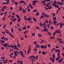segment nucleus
<instances>
[{"instance_id": "obj_8", "label": "nucleus", "mask_w": 64, "mask_h": 64, "mask_svg": "<svg viewBox=\"0 0 64 64\" xmlns=\"http://www.w3.org/2000/svg\"><path fill=\"white\" fill-rule=\"evenodd\" d=\"M27 20L28 21H29L30 20H32V19L30 18V17H29V18H27Z\"/></svg>"}, {"instance_id": "obj_36", "label": "nucleus", "mask_w": 64, "mask_h": 64, "mask_svg": "<svg viewBox=\"0 0 64 64\" xmlns=\"http://www.w3.org/2000/svg\"><path fill=\"white\" fill-rule=\"evenodd\" d=\"M36 46H37V47H38V48H40V46H39V45L36 44Z\"/></svg>"}, {"instance_id": "obj_27", "label": "nucleus", "mask_w": 64, "mask_h": 64, "mask_svg": "<svg viewBox=\"0 0 64 64\" xmlns=\"http://www.w3.org/2000/svg\"><path fill=\"white\" fill-rule=\"evenodd\" d=\"M49 7L48 8V9H52V6H49Z\"/></svg>"}, {"instance_id": "obj_44", "label": "nucleus", "mask_w": 64, "mask_h": 64, "mask_svg": "<svg viewBox=\"0 0 64 64\" xmlns=\"http://www.w3.org/2000/svg\"><path fill=\"white\" fill-rule=\"evenodd\" d=\"M56 50V48H53L52 50L51 51H54V50Z\"/></svg>"}, {"instance_id": "obj_45", "label": "nucleus", "mask_w": 64, "mask_h": 64, "mask_svg": "<svg viewBox=\"0 0 64 64\" xmlns=\"http://www.w3.org/2000/svg\"><path fill=\"white\" fill-rule=\"evenodd\" d=\"M33 58V56L30 57L29 58V59H31V58Z\"/></svg>"}, {"instance_id": "obj_63", "label": "nucleus", "mask_w": 64, "mask_h": 64, "mask_svg": "<svg viewBox=\"0 0 64 64\" xmlns=\"http://www.w3.org/2000/svg\"><path fill=\"white\" fill-rule=\"evenodd\" d=\"M48 46L49 48H50V44H48Z\"/></svg>"}, {"instance_id": "obj_4", "label": "nucleus", "mask_w": 64, "mask_h": 64, "mask_svg": "<svg viewBox=\"0 0 64 64\" xmlns=\"http://www.w3.org/2000/svg\"><path fill=\"white\" fill-rule=\"evenodd\" d=\"M20 52H21L20 54L21 56H22L23 57H25V56H24V55L23 54V52H22L21 51H20Z\"/></svg>"}, {"instance_id": "obj_38", "label": "nucleus", "mask_w": 64, "mask_h": 64, "mask_svg": "<svg viewBox=\"0 0 64 64\" xmlns=\"http://www.w3.org/2000/svg\"><path fill=\"white\" fill-rule=\"evenodd\" d=\"M16 16L17 18H20L19 17V16L18 15H16Z\"/></svg>"}, {"instance_id": "obj_28", "label": "nucleus", "mask_w": 64, "mask_h": 64, "mask_svg": "<svg viewBox=\"0 0 64 64\" xmlns=\"http://www.w3.org/2000/svg\"><path fill=\"white\" fill-rule=\"evenodd\" d=\"M52 3V0L51 2H49L48 3V5H50V4H51V3Z\"/></svg>"}, {"instance_id": "obj_12", "label": "nucleus", "mask_w": 64, "mask_h": 64, "mask_svg": "<svg viewBox=\"0 0 64 64\" xmlns=\"http://www.w3.org/2000/svg\"><path fill=\"white\" fill-rule=\"evenodd\" d=\"M24 2H25V1H23V0H21V1H20V3H24Z\"/></svg>"}, {"instance_id": "obj_40", "label": "nucleus", "mask_w": 64, "mask_h": 64, "mask_svg": "<svg viewBox=\"0 0 64 64\" xmlns=\"http://www.w3.org/2000/svg\"><path fill=\"white\" fill-rule=\"evenodd\" d=\"M17 20V19L16 18H15L14 19V20H13V22H14V21H15Z\"/></svg>"}, {"instance_id": "obj_57", "label": "nucleus", "mask_w": 64, "mask_h": 64, "mask_svg": "<svg viewBox=\"0 0 64 64\" xmlns=\"http://www.w3.org/2000/svg\"><path fill=\"white\" fill-rule=\"evenodd\" d=\"M13 61V60H9L8 61L9 62H12Z\"/></svg>"}, {"instance_id": "obj_14", "label": "nucleus", "mask_w": 64, "mask_h": 64, "mask_svg": "<svg viewBox=\"0 0 64 64\" xmlns=\"http://www.w3.org/2000/svg\"><path fill=\"white\" fill-rule=\"evenodd\" d=\"M42 53L43 55H45L46 54V52H42Z\"/></svg>"}, {"instance_id": "obj_56", "label": "nucleus", "mask_w": 64, "mask_h": 64, "mask_svg": "<svg viewBox=\"0 0 64 64\" xmlns=\"http://www.w3.org/2000/svg\"><path fill=\"white\" fill-rule=\"evenodd\" d=\"M52 14L54 16H55V14L52 13Z\"/></svg>"}, {"instance_id": "obj_33", "label": "nucleus", "mask_w": 64, "mask_h": 64, "mask_svg": "<svg viewBox=\"0 0 64 64\" xmlns=\"http://www.w3.org/2000/svg\"><path fill=\"white\" fill-rule=\"evenodd\" d=\"M11 31L12 33H13V28H12Z\"/></svg>"}, {"instance_id": "obj_58", "label": "nucleus", "mask_w": 64, "mask_h": 64, "mask_svg": "<svg viewBox=\"0 0 64 64\" xmlns=\"http://www.w3.org/2000/svg\"><path fill=\"white\" fill-rule=\"evenodd\" d=\"M64 4V3H63L62 2H60V5H63Z\"/></svg>"}, {"instance_id": "obj_21", "label": "nucleus", "mask_w": 64, "mask_h": 64, "mask_svg": "<svg viewBox=\"0 0 64 64\" xmlns=\"http://www.w3.org/2000/svg\"><path fill=\"white\" fill-rule=\"evenodd\" d=\"M60 28H62V25H63V24L60 23Z\"/></svg>"}, {"instance_id": "obj_13", "label": "nucleus", "mask_w": 64, "mask_h": 64, "mask_svg": "<svg viewBox=\"0 0 64 64\" xmlns=\"http://www.w3.org/2000/svg\"><path fill=\"white\" fill-rule=\"evenodd\" d=\"M20 21H21L20 18H19L18 20H17V21L18 22H20Z\"/></svg>"}, {"instance_id": "obj_41", "label": "nucleus", "mask_w": 64, "mask_h": 64, "mask_svg": "<svg viewBox=\"0 0 64 64\" xmlns=\"http://www.w3.org/2000/svg\"><path fill=\"white\" fill-rule=\"evenodd\" d=\"M48 4L46 3V6H47V7H49V5L48 6Z\"/></svg>"}, {"instance_id": "obj_51", "label": "nucleus", "mask_w": 64, "mask_h": 64, "mask_svg": "<svg viewBox=\"0 0 64 64\" xmlns=\"http://www.w3.org/2000/svg\"><path fill=\"white\" fill-rule=\"evenodd\" d=\"M39 25H40V26H42V24L41 23V22H40V23Z\"/></svg>"}, {"instance_id": "obj_34", "label": "nucleus", "mask_w": 64, "mask_h": 64, "mask_svg": "<svg viewBox=\"0 0 64 64\" xmlns=\"http://www.w3.org/2000/svg\"><path fill=\"white\" fill-rule=\"evenodd\" d=\"M50 29H51L52 30H53V29H54V28L53 27V26H52L51 27Z\"/></svg>"}, {"instance_id": "obj_46", "label": "nucleus", "mask_w": 64, "mask_h": 64, "mask_svg": "<svg viewBox=\"0 0 64 64\" xmlns=\"http://www.w3.org/2000/svg\"><path fill=\"white\" fill-rule=\"evenodd\" d=\"M61 33V31L58 30V33Z\"/></svg>"}, {"instance_id": "obj_15", "label": "nucleus", "mask_w": 64, "mask_h": 64, "mask_svg": "<svg viewBox=\"0 0 64 64\" xmlns=\"http://www.w3.org/2000/svg\"><path fill=\"white\" fill-rule=\"evenodd\" d=\"M53 22L54 25H56V24L57 23V21L56 20H55V21H53Z\"/></svg>"}, {"instance_id": "obj_24", "label": "nucleus", "mask_w": 64, "mask_h": 64, "mask_svg": "<svg viewBox=\"0 0 64 64\" xmlns=\"http://www.w3.org/2000/svg\"><path fill=\"white\" fill-rule=\"evenodd\" d=\"M24 19L25 20H27V17H26V16H24Z\"/></svg>"}, {"instance_id": "obj_49", "label": "nucleus", "mask_w": 64, "mask_h": 64, "mask_svg": "<svg viewBox=\"0 0 64 64\" xmlns=\"http://www.w3.org/2000/svg\"><path fill=\"white\" fill-rule=\"evenodd\" d=\"M45 2L44 0H43L41 2L42 3H45Z\"/></svg>"}, {"instance_id": "obj_6", "label": "nucleus", "mask_w": 64, "mask_h": 64, "mask_svg": "<svg viewBox=\"0 0 64 64\" xmlns=\"http://www.w3.org/2000/svg\"><path fill=\"white\" fill-rule=\"evenodd\" d=\"M30 51V46H29V48H28V51L27 52V54H29L30 53V52H29Z\"/></svg>"}, {"instance_id": "obj_16", "label": "nucleus", "mask_w": 64, "mask_h": 64, "mask_svg": "<svg viewBox=\"0 0 64 64\" xmlns=\"http://www.w3.org/2000/svg\"><path fill=\"white\" fill-rule=\"evenodd\" d=\"M7 45H8L7 43L5 44V45L4 46V47L5 48H7V47H8Z\"/></svg>"}, {"instance_id": "obj_11", "label": "nucleus", "mask_w": 64, "mask_h": 64, "mask_svg": "<svg viewBox=\"0 0 64 64\" xmlns=\"http://www.w3.org/2000/svg\"><path fill=\"white\" fill-rule=\"evenodd\" d=\"M18 53V51H16L14 53V55H18V54H17Z\"/></svg>"}, {"instance_id": "obj_47", "label": "nucleus", "mask_w": 64, "mask_h": 64, "mask_svg": "<svg viewBox=\"0 0 64 64\" xmlns=\"http://www.w3.org/2000/svg\"><path fill=\"white\" fill-rule=\"evenodd\" d=\"M51 20H50V21H49V24H50L51 23Z\"/></svg>"}, {"instance_id": "obj_42", "label": "nucleus", "mask_w": 64, "mask_h": 64, "mask_svg": "<svg viewBox=\"0 0 64 64\" xmlns=\"http://www.w3.org/2000/svg\"><path fill=\"white\" fill-rule=\"evenodd\" d=\"M3 63H4V64H5L7 63V62L6 61H4V62H3Z\"/></svg>"}, {"instance_id": "obj_37", "label": "nucleus", "mask_w": 64, "mask_h": 64, "mask_svg": "<svg viewBox=\"0 0 64 64\" xmlns=\"http://www.w3.org/2000/svg\"><path fill=\"white\" fill-rule=\"evenodd\" d=\"M37 10H34L33 11V12H37Z\"/></svg>"}, {"instance_id": "obj_50", "label": "nucleus", "mask_w": 64, "mask_h": 64, "mask_svg": "<svg viewBox=\"0 0 64 64\" xmlns=\"http://www.w3.org/2000/svg\"><path fill=\"white\" fill-rule=\"evenodd\" d=\"M54 60H55V59H54V58H53V60H52V62H54Z\"/></svg>"}, {"instance_id": "obj_52", "label": "nucleus", "mask_w": 64, "mask_h": 64, "mask_svg": "<svg viewBox=\"0 0 64 64\" xmlns=\"http://www.w3.org/2000/svg\"><path fill=\"white\" fill-rule=\"evenodd\" d=\"M13 23V22H10V25H11V24H12Z\"/></svg>"}, {"instance_id": "obj_17", "label": "nucleus", "mask_w": 64, "mask_h": 64, "mask_svg": "<svg viewBox=\"0 0 64 64\" xmlns=\"http://www.w3.org/2000/svg\"><path fill=\"white\" fill-rule=\"evenodd\" d=\"M57 18H56V16H55V17H54L53 18V19L54 20V21H55L56 20Z\"/></svg>"}, {"instance_id": "obj_48", "label": "nucleus", "mask_w": 64, "mask_h": 64, "mask_svg": "<svg viewBox=\"0 0 64 64\" xmlns=\"http://www.w3.org/2000/svg\"><path fill=\"white\" fill-rule=\"evenodd\" d=\"M5 38V36H3L2 37H1V39H4Z\"/></svg>"}, {"instance_id": "obj_62", "label": "nucleus", "mask_w": 64, "mask_h": 64, "mask_svg": "<svg viewBox=\"0 0 64 64\" xmlns=\"http://www.w3.org/2000/svg\"><path fill=\"white\" fill-rule=\"evenodd\" d=\"M32 5L33 6H35L36 5V4L34 3H32Z\"/></svg>"}, {"instance_id": "obj_43", "label": "nucleus", "mask_w": 64, "mask_h": 64, "mask_svg": "<svg viewBox=\"0 0 64 64\" xmlns=\"http://www.w3.org/2000/svg\"><path fill=\"white\" fill-rule=\"evenodd\" d=\"M44 8L45 9V10H48V9H49L48 8L46 7H45Z\"/></svg>"}, {"instance_id": "obj_22", "label": "nucleus", "mask_w": 64, "mask_h": 64, "mask_svg": "<svg viewBox=\"0 0 64 64\" xmlns=\"http://www.w3.org/2000/svg\"><path fill=\"white\" fill-rule=\"evenodd\" d=\"M38 37H42V35H41V34H39L38 35Z\"/></svg>"}, {"instance_id": "obj_9", "label": "nucleus", "mask_w": 64, "mask_h": 64, "mask_svg": "<svg viewBox=\"0 0 64 64\" xmlns=\"http://www.w3.org/2000/svg\"><path fill=\"white\" fill-rule=\"evenodd\" d=\"M18 45L17 46V47L18 48H19V47H21V45L19 43H18L17 44Z\"/></svg>"}, {"instance_id": "obj_30", "label": "nucleus", "mask_w": 64, "mask_h": 64, "mask_svg": "<svg viewBox=\"0 0 64 64\" xmlns=\"http://www.w3.org/2000/svg\"><path fill=\"white\" fill-rule=\"evenodd\" d=\"M60 43V44H62L63 43V41H61L59 42Z\"/></svg>"}, {"instance_id": "obj_26", "label": "nucleus", "mask_w": 64, "mask_h": 64, "mask_svg": "<svg viewBox=\"0 0 64 64\" xmlns=\"http://www.w3.org/2000/svg\"><path fill=\"white\" fill-rule=\"evenodd\" d=\"M35 57V59H36V60H38V56H36V57Z\"/></svg>"}, {"instance_id": "obj_32", "label": "nucleus", "mask_w": 64, "mask_h": 64, "mask_svg": "<svg viewBox=\"0 0 64 64\" xmlns=\"http://www.w3.org/2000/svg\"><path fill=\"white\" fill-rule=\"evenodd\" d=\"M6 19V18H4V17H2V20L4 21V20H5Z\"/></svg>"}, {"instance_id": "obj_39", "label": "nucleus", "mask_w": 64, "mask_h": 64, "mask_svg": "<svg viewBox=\"0 0 64 64\" xmlns=\"http://www.w3.org/2000/svg\"><path fill=\"white\" fill-rule=\"evenodd\" d=\"M43 32H44V31H45V32H46V29H43Z\"/></svg>"}, {"instance_id": "obj_25", "label": "nucleus", "mask_w": 64, "mask_h": 64, "mask_svg": "<svg viewBox=\"0 0 64 64\" xmlns=\"http://www.w3.org/2000/svg\"><path fill=\"white\" fill-rule=\"evenodd\" d=\"M22 10V7H21V6L20 7V8L19 9L21 11Z\"/></svg>"}, {"instance_id": "obj_55", "label": "nucleus", "mask_w": 64, "mask_h": 64, "mask_svg": "<svg viewBox=\"0 0 64 64\" xmlns=\"http://www.w3.org/2000/svg\"><path fill=\"white\" fill-rule=\"evenodd\" d=\"M41 41L42 42H46L44 41L42 39L41 40Z\"/></svg>"}, {"instance_id": "obj_23", "label": "nucleus", "mask_w": 64, "mask_h": 64, "mask_svg": "<svg viewBox=\"0 0 64 64\" xmlns=\"http://www.w3.org/2000/svg\"><path fill=\"white\" fill-rule=\"evenodd\" d=\"M14 58L15 59V58H16V57H17V56H18V55H16V54H14Z\"/></svg>"}, {"instance_id": "obj_2", "label": "nucleus", "mask_w": 64, "mask_h": 64, "mask_svg": "<svg viewBox=\"0 0 64 64\" xmlns=\"http://www.w3.org/2000/svg\"><path fill=\"white\" fill-rule=\"evenodd\" d=\"M40 48H43V49H46L47 47V46L46 45L45 46L41 45L40 46Z\"/></svg>"}, {"instance_id": "obj_59", "label": "nucleus", "mask_w": 64, "mask_h": 64, "mask_svg": "<svg viewBox=\"0 0 64 64\" xmlns=\"http://www.w3.org/2000/svg\"><path fill=\"white\" fill-rule=\"evenodd\" d=\"M32 36H35V34L34 33V34L33 33L32 34Z\"/></svg>"}, {"instance_id": "obj_10", "label": "nucleus", "mask_w": 64, "mask_h": 64, "mask_svg": "<svg viewBox=\"0 0 64 64\" xmlns=\"http://www.w3.org/2000/svg\"><path fill=\"white\" fill-rule=\"evenodd\" d=\"M0 41L1 42V44H2V43H5V41L2 40H0Z\"/></svg>"}, {"instance_id": "obj_3", "label": "nucleus", "mask_w": 64, "mask_h": 64, "mask_svg": "<svg viewBox=\"0 0 64 64\" xmlns=\"http://www.w3.org/2000/svg\"><path fill=\"white\" fill-rule=\"evenodd\" d=\"M7 7L6 6H4L2 8V11H4V10L5 9H6L7 8Z\"/></svg>"}, {"instance_id": "obj_20", "label": "nucleus", "mask_w": 64, "mask_h": 64, "mask_svg": "<svg viewBox=\"0 0 64 64\" xmlns=\"http://www.w3.org/2000/svg\"><path fill=\"white\" fill-rule=\"evenodd\" d=\"M22 29L23 30H25V29L26 30V29H27V28L26 27V26H25V27H23Z\"/></svg>"}, {"instance_id": "obj_7", "label": "nucleus", "mask_w": 64, "mask_h": 64, "mask_svg": "<svg viewBox=\"0 0 64 64\" xmlns=\"http://www.w3.org/2000/svg\"><path fill=\"white\" fill-rule=\"evenodd\" d=\"M44 17H49V15H48L47 14H44Z\"/></svg>"}, {"instance_id": "obj_29", "label": "nucleus", "mask_w": 64, "mask_h": 64, "mask_svg": "<svg viewBox=\"0 0 64 64\" xmlns=\"http://www.w3.org/2000/svg\"><path fill=\"white\" fill-rule=\"evenodd\" d=\"M22 11H23V12L24 13H25L26 12V10H25H25L23 9Z\"/></svg>"}, {"instance_id": "obj_64", "label": "nucleus", "mask_w": 64, "mask_h": 64, "mask_svg": "<svg viewBox=\"0 0 64 64\" xmlns=\"http://www.w3.org/2000/svg\"><path fill=\"white\" fill-rule=\"evenodd\" d=\"M29 6L30 7H31V6H32V5H31V4H29Z\"/></svg>"}, {"instance_id": "obj_19", "label": "nucleus", "mask_w": 64, "mask_h": 64, "mask_svg": "<svg viewBox=\"0 0 64 64\" xmlns=\"http://www.w3.org/2000/svg\"><path fill=\"white\" fill-rule=\"evenodd\" d=\"M33 19L34 22H36V21H37V20H36V19H35V18L34 17H33Z\"/></svg>"}, {"instance_id": "obj_53", "label": "nucleus", "mask_w": 64, "mask_h": 64, "mask_svg": "<svg viewBox=\"0 0 64 64\" xmlns=\"http://www.w3.org/2000/svg\"><path fill=\"white\" fill-rule=\"evenodd\" d=\"M58 53H60V50L59 49H58Z\"/></svg>"}, {"instance_id": "obj_60", "label": "nucleus", "mask_w": 64, "mask_h": 64, "mask_svg": "<svg viewBox=\"0 0 64 64\" xmlns=\"http://www.w3.org/2000/svg\"><path fill=\"white\" fill-rule=\"evenodd\" d=\"M26 32H27V31H25L24 32V34H26Z\"/></svg>"}, {"instance_id": "obj_1", "label": "nucleus", "mask_w": 64, "mask_h": 64, "mask_svg": "<svg viewBox=\"0 0 64 64\" xmlns=\"http://www.w3.org/2000/svg\"><path fill=\"white\" fill-rule=\"evenodd\" d=\"M57 4V2H56L53 5V6H54L56 8H58V7H59V6L58 4Z\"/></svg>"}, {"instance_id": "obj_5", "label": "nucleus", "mask_w": 64, "mask_h": 64, "mask_svg": "<svg viewBox=\"0 0 64 64\" xmlns=\"http://www.w3.org/2000/svg\"><path fill=\"white\" fill-rule=\"evenodd\" d=\"M63 59L62 58H60V60H58V62H60V63H61V62H62V60H63Z\"/></svg>"}, {"instance_id": "obj_54", "label": "nucleus", "mask_w": 64, "mask_h": 64, "mask_svg": "<svg viewBox=\"0 0 64 64\" xmlns=\"http://www.w3.org/2000/svg\"><path fill=\"white\" fill-rule=\"evenodd\" d=\"M48 35H49L50 36H51V33L50 32H48Z\"/></svg>"}, {"instance_id": "obj_31", "label": "nucleus", "mask_w": 64, "mask_h": 64, "mask_svg": "<svg viewBox=\"0 0 64 64\" xmlns=\"http://www.w3.org/2000/svg\"><path fill=\"white\" fill-rule=\"evenodd\" d=\"M18 30L20 31H22V29L20 28H18Z\"/></svg>"}, {"instance_id": "obj_61", "label": "nucleus", "mask_w": 64, "mask_h": 64, "mask_svg": "<svg viewBox=\"0 0 64 64\" xmlns=\"http://www.w3.org/2000/svg\"><path fill=\"white\" fill-rule=\"evenodd\" d=\"M34 51H37V50L36 49H34Z\"/></svg>"}, {"instance_id": "obj_18", "label": "nucleus", "mask_w": 64, "mask_h": 64, "mask_svg": "<svg viewBox=\"0 0 64 64\" xmlns=\"http://www.w3.org/2000/svg\"><path fill=\"white\" fill-rule=\"evenodd\" d=\"M53 58H55V55L54 54H53L52 56Z\"/></svg>"}, {"instance_id": "obj_35", "label": "nucleus", "mask_w": 64, "mask_h": 64, "mask_svg": "<svg viewBox=\"0 0 64 64\" xmlns=\"http://www.w3.org/2000/svg\"><path fill=\"white\" fill-rule=\"evenodd\" d=\"M6 26V24L4 25V26L3 27V29H4V28H5V27Z\"/></svg>"}]
</instances>
